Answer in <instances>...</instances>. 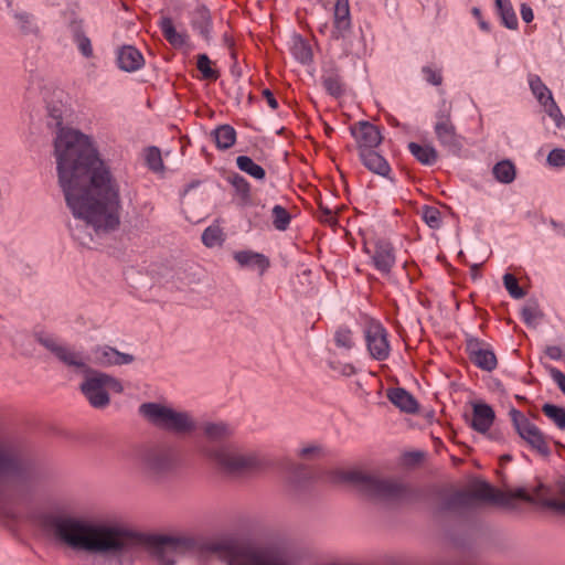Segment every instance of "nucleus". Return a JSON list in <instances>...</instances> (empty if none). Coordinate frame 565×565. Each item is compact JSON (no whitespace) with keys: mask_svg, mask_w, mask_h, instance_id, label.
<instances>
[{"mask_svg":"<svg viewBox=\"0 0 565 565\" xmlns=\"http://www.w3.org/2000/svg\"><path fill=\"white\" fill-rule=\"evenodd\" d=\"M222 550L228 565H288L285 553L276 546L232 543Z\"/></svg>","mask_w":565,"mask_h":565,"instance_id":"nucleus-4","label":"nucleus"},{"mask_svg":"<svg viewBox=\"0 0 565 565\" xmlns=\"http://www.w3.org/2000/svg\"><path fill=\"white\" fill-rule=\"evenodd\" d=\"M15 18L20 24V28L23 32H33L34 25L32 23V18L28 13H17Z\"/></svg>","mask_w":565,"mask_h":565,"instance_id":"nucleus-49","label":"nucleus"},{"mask_svg":"<svg viewBox=\"0 0 565 565\" xmlns=\"http://www.w3.org/2000/svg\"><path fill=\"white\" fill-rule=\"evenodd\" d=\"M364 337L371 356L384 361L390 356L388 333L380 321L369 320L364 328Z\"/></svg>","mask_w":565,"mask_h":565,"instance_id":"nucleus-10","label":"nucleus"},{"mask_svg":"<svg viewBox=\"0 0 565 565\" xmlns=\"http://www.w3.org/2000/svg\"><path fill=\"white\" fill-rule=\"evenodd\" d=\"M205 435L212 440H221L232 434L231 428L225 424H207L204 428Z\"/></svg>","mask_w":565,"mask_h":565,"instance_id":"nucleus-40","label":"nucleus"},{"mask_svg":"<svg viewBox=\"0 0 565 565\" xmlns=\"http://www.w3.org/2000/svg\"><path fill=\"white\" fill-rule=\"evenodd\" d=\"M139 411L149 422L168 430L189 433L195 427L194 422L186 413L175 412L156 403H145Z\"/></svg>","mask_w":565,"mask_h":565,"instance_id":"nucleus-5","label":"nucleus"},{"mask_svg":"<svg viewBox=\"0 0 565 565\" xmlns=\"http://www.w3.org/2000/svg\"><path fill=\"white\" fill-rule=\"evenodd\" d=\"M545 354L552 360H559L562 358V349L557 345H550L545 349Z\"/></svg>","mask_w":565,"mask_h":565,"instance_id":"nucleus-54","label":"nucleus"},{"mask_svg":"<svg viewBox=\"0 0 565 565\" xmlns=\"http://www.w3.org/2000/svg\"><path fill=\"white\" fill-rule=\"evenodd\" d=\"M423 221L433 230L440 228L443 216L439 209L435 206L424 205L420 210Z\"/></svg>","mask_w":565,"mask_h":565,"instance_id":"nucleus-36","label":"nucleus"},{"mask_svg":"<svg viewBox=\"0 0 565 565\" xmlns=\"http://www.w3.org/2000/svg\"><path fill=\"white\" fill-rule=\"evenodd\" d=\"M213 137L215 145L220 150H227L236 142V131L230 125L218 126L213 131Z\"/></svg>","mask_w":565,"mask_h":565,"instance_id":"nucleus-28","label":"nucleus"},{"mask_svg":"<svg viewBox=\"0 0 565 565\" xmlns=\"http://www.w3.org/2000/svg\"><path fill=\"white\" fill-rule=\"evenodd\" d=\"M233 258L241 267L257 269L263 275L270 266L269 258L262 253L253 250H238Z\"/></svg>","mask_w":565,"mask_h":565,"instance_id":"nucleus-20","label":"nucleus"},{"mask_svg":"<svg viewBox=\"0 0 565 565\" xmlns=\"http://www.w3.org/2000/svg\"><path fill=\"white\" fill-rule=\"evenodd\" d=\"M224 242V234L218 225H211L202 234V243L206 247L220 246Z\"/></svg>","mask_w":565,"mask_h":565,"instance_id":"nucleus-37","label":"nucleus"},{"mask_svg":"<svg viewBox=\"0 0 565 565\" xmlns=\"http://www.w3.org/2000/svg\"><path fill=\"white\" fill-rule=\"evenodd\" d=\"M494 417V412L490 405L476 403L473 404L471 427L475 430L484 434L492 426Z\"/></svg>","mask_w":565,"mask_h":565,"instance_id":"nucleus-21","label":"nucleus"},{"mask_svg":"<svg viewBox=\"0 0 565 565\" xmlns=\"http://www.w3.org/2000/svg\"><path fill=\"white\" fill-rule=\"evenodd\" d=\"M263 97L266 99L268 106L271 108V109H277L278 108V102L277 99L275 98L274 94L271 93V90L269 89H264L263 90Z\"/></svg>","mask_w":565,"mask_h":565,"instance_id":"nucleus-56","label":"nucleus"},{"mask_svg":"<svg viewBox=\"0 0 565 565\" xmlns=\"http://www.w3.org/2000/svg\"><path fill=\"white\" fill-rule=\"evenodd\" d=\"M511 417L516 433L533 450L545 457L551 454L545 435L534 423L516 409L511 412Z\"/></svg>","mask_w":565,"mask_h":565,"instance_id":"nucleus-8","label":"nucleus"},{"mask_svg":"<svg viewBox=\"0 0 565 565\" xmlns=\"http://www.w3.org/2000/svg\"><path fill=\"white\" fill-rule=\"evenodd\" d=\"M117 63L119 68L126 72H135L143 65L145 60L142 54L136 47L126 45L119 49Z\"/></svg>","mask_w":565,"mask_h":565,"instance_id":"nucleus-22","label":"nucleus"},{"mask_svg":"<svg viewBox=\"0 0 565 565\" xmlns=\"http://www.w3.org/2000/svg\"><path fill=\"white\" fill-rule=\"evenodd\" d=\"M424 458V452L422 451H411L403 455V462L405 465H416L420 462Z\"/></svg>","mask_w":565,"mask_h":565,"instance_id":"nucleus-51","label":"nucleus"},{"mask_svg":"<svg viewBox=\"0 0 565 565\" xmlns=\"http://www.w3.org/2000/svg\"><path fill=\"white\" fill-rule=\"evenodd\" d=\"M54 147L58 183L67 206L85 222L84 226L71 227L72 234L82 245H88L92 237L86 228L99 233L119 226V186L88 136L61 128Z\"/></svg>","mask_w":565,"mask_h":565,"instance_id":"nucleus-1","label":"nucleus"},{"mask_svg":"<svg viewBox=\"0 0 565 565\" xmlns=\"http://www.w3.org/2000/svg\"><path fill=\"white\" fill-rule=\"evenodd\" d=\"M360 158L363 166L367 170L379 175L386 177L391 171L388 162L384 159L383 156H381L374 149L364 150L363 152H360Z\"/></svg>","mask_w":565,"mask_h":565,"instance_id":"nucleus-24","label":"nucleus"},{"mask_svg":"<svg viewBox=\"0 0 565 565\" xmlns=\"http://www.w3.org/2000/svg\"><path fill=\"white\" fill-rule=\"evenodd\" d=\"M159 28L163 38L175 49H181L189 43L186 32H178L173 25V21L169 17H162L159 21Z\"/></svg>","mask_w":565,"mask_h":565,"instance_id":"nucleus-23","label":"nucleus"},{"mask_svg":"<svg viewBox=\"0 0 565 565\" xmlns=\"http://www.w3.org/2000/svg\"><path fill=\"white\" fill-rule=\"evenodd\" d=\"M501 459L510 460V459H511V457H510L509 455H507V456H503Z\"/></svg>","mask_w":565,"mask_h":565,"instance_id":"nucleus-64","label":"nucleus"},{"mask_svg":"<svg viewBox=\"0 0 565 565\" xmlns=\"http://www.w3.org/2000/svg\"><path fill=\"white\" fill-rule=\"evenodd\" d=\"M323 86L326 90L332 96H341L344 92L343 83L338 75L331 74L323 78Z\"/></svg>","mask_w":565,"mask_h":565,"instance_id":"nucleus-43","label":"nucleus"},{"mask_svg":"<svg viewBox=\"0 0 565 565\" xmlns=\"http://www.w3.org/2000/svg\"><path fill=\"white\" fill-rule=\"evenodd\" d=\"M409 152L423 164L431 166L438 159V153L433 146L419 145L411 142L408 145Z\"/></svg>","mask_w":565,"mask_h":565,"instance_id":"nucleus-27","label":"nucleus"},{"mask_svg":"<svg viewBox=\"0 0 565 565\" xmlns=\"http://www.w3.org/2000/svg\"><path fill=\"white\" fill-rule=\"evenodd\" d=\"M472 14L478 19V21L481 19V11L478 8L472 9Z\"/></svg>","mask_w":565,"mask_h":565,"instance_id":"nucleus-62","label":"nucleus"},{"mask_svg":"<svg viewBox=\"0 0 565 565\" xmlns=\"http://www.w3.org/2000/svg\"><path fill=\"white\" fill-rule=\"evenodd\" d=\"M331 480L333 482L351 483L365 495L379 501H398L406 494V488L401 482L379 479L360 470L333 471Z\"/></svg>","mask_w":565,"mask_h":565,"instance_id":"nucleus-3","label":"nucleus"},{"mask_svg":"<svg viewBox=\"0 0 565 565\" xmlns=\"http://www.w3.org/2000/svg\"><path fill=\"white\" fill-rule=\"evenodd\" d=\"M206 455L223 470L231 473L243 472L255 465V459L253 457L244 456L227 447H222L214 451H207Z\"/></svg>","mask_w":565,"mask_h":565,"instance_id":"nucleus-12","label":"nucleus"},{"mask_svg":"<svg viewBox=\"0 0 565 565\" xmlns=\"http://www.w3.org/2000/svg\"><path fill=\"white\" fill-rule=\"evenodd\" d=\"M547 162L553 167H565V150L553 149L547 156Z\"/></svg>","mask_w":565,"mask_h":565,"instance_id":"nucleus-46","label":"nucleus"},{"mask_svg":"<svg viewBox=\"0 0 565 565\" xmlns=\"http://www.w3.org/2000/svg\"><path fill=\"white\" fill-rule=\"evenodd\" d=\"M236 164L241 171L247 173L256 180H264L266 177L264 168L255 163L252 158L247 156H238L236 158Z\"/></svg>","mask_w":565,"mask_h":565,"instance_id":"nucleus-29","label":"nucleus"},{"mask_svg":"<svg viewBox=\"0 0 565 565\" xmlns=\"http://www.w3.org/2000/svg\"><path fill=\"white\" fill-rule=\"evenodd\" d=\"M473 500L492 502L500 505L508 504L507 494L494 489L486 481H477L471 484L468 491L457 492L451 499V504L468 505Z\"/></svg>","mask_w":565,"mask_h":565,"instance_id":"nucleus-9","label":"nucleus"},{"mask_svg":"<svg viewBox=\"0 0 565 565\" xmlns=\"http://www.w3.org/2000/svg\"><path fill=\"white\" fill-rule=\"evenodd\" d=\"M273 225L277 231H286L291 222L290 213L281 205H275L271 209Z\"/></svg>","mask_w":565,"mask_h":565,"instance_id":"nucleus-34","label":"nucleus"},{"mask_svg":"<svg viewBox=\"0 0 565 565\" xmlns=\"http://www.w3.org/2000/svg\"><path fill=\"white\" fill-rule=\"evenodd\" d=\"M24 467L20 451L0 435V476L15 477Z\"/></svg>","mask_w":565,"mask_h":565,"instance_id":"nucleus-13","label":"nucleus"},{"mask_svg":"<svg viewBox=\"0 0 565 565\" xmlns=\"http://www.w3.org/2000/svg\"><path fill=\"white\" fill-rule=\"evenodd\" d=\"M451 103L443 100L436 113V122L434 126V131L439 143L450 148L459 145V136L451 120Z\"/></svg>","mask_w":565,"mask_h":565,"instance_id":"nucleus-11","label":"nucleus"},{"mask_svg":"<svg viewBox=\"0 0 565 565\" xmlns=\"http://www.w3.org/2000/svg\"><path fill=\"white\" fill-rule=\"evenodd\" d=\"M351 135L356 141L360 152L375 149L382 142V135L377 126L369 121H359L350 127Z\"/></svg>","mask_w":565,"mask_h":565,"instance_id":"nucleus-15","label":"nucleus"},{"mask_svg":"<svg viewBox=\"0 0 565 565\" xmlns=\"http://www.w3.org/2000/svg\"><path fill=\"white\" fill-rule=\"evenodd\" d=\"M503 284H504L505 289L509 291V294L513 298L520 299V298L524 297V295H525L524 291L519 286V282H518V279L515 278V276H513L512 274H505L503 276Z\"/></svg>","mask_w":565,"mask_h":565,"instance_id":"nucleus-44","label":"nucleus"},{"mask_svg":"<svg viewBox=\"0 0 565 565\" xmlns=\"http://www.w3.org/2000/svg\"><path fill=\"white\" fill-rule=\"evenodd\" d=\"M493 175L501 183H511L515 179V167L509 160L500 161L493 167Z\"/></svg>","mask_w":565,"mask_h":565,"instance_id":"nucleus-30","label":"nucleus"},{"mask_svg":"<svg viewBox=\"0 0 565 565\" xmlns=\"http://www.w3.org/2000/svg\"><path fill=\"white\" fill-rule=\"evenodd\" d=\"M212 64V61L206 54L198 55L196 67L200 71L203 79L216 81L220 77V72L214 68Z\"/></svg>","mask_w":565,"mask_h":565,"instance_id":"nucleus-33","label":"nucleus"},{"mask_svg":"<svg viewBox=\"0 0 565 565\" xmlns=\"http://www.w3.org/2000/svg\"><path fill=\"white\" fill-rule=\"evenodd\" d=\"M466 350L471 362L484 371H493L498 365L494 352L483 341L469 338L466 341Z\"/></svg>","mask_w":565,"mask_h":565,"instance_id":"nucleus-14","label":"nucleus"},{"mask_svg":"<svg viewBox=\"0 0 565 565\" xmlns=\"http://www.w3.org/2000/svg\"><path fill=\"white\" fill-rule=\"evenodd\" d=\"M326 214L328 216L327 220H332L333 218V215H332L331 211H326Z\"/></svg>","mask_w":565,"mask_h":565,"instance_id":"nucleus-63","label":"nucleus"},{"mask_svg":"<svg viewBox=\"0 0 565 565\" xmlns=\"http://www.w3.org/2000/svg\"><path fill=\"white\" fill-rule=\"evenodd\" d=\"M374 267L382 275H390L395 265V252L393 245L384 239H377L371 254Z\"/></svg>","mask_w":565,"mask_h":565,"instance_id":"nucleus-17","label":"nucleus"},{"mask_svg":"<svg viewBox=\"0 0 565 565\" xmlns=\"http://www.w3.org/2000/svg\"><path fill=\"white\" fill-rule=\"evenodd\" d=\"M558 491L565 497V479L558 483Z\"/></svg>","mask_w":565,"mask_h":565,"instance_id":"nucleus-61","label":"nucleus"},{"mask_svg":"<svg viewBox=\"0 0 565 565\" xmlns=\"http://www.w3.org/2000/svg\"><path fill=\"white\" fill-rule=\"evenodd\" d=\"M134 356L121 353L111 347H100L93 352V362L103 366L129 364Z\"/></svg>","mask_w":565,"mask_h":565,"instance_id":"nucleus-18","label":"nucleus"},{"mask_svg":"<svg viewBox=\"0 0 565 565\" xmlns=\"http://www.w3.org/2000/svg\"><path fill=\"white\" fill-rule=\"evenodd\" d=\"M479 25L484 31H489L490 30L489 24L486 21H483L482 19L479 20Z\"/></svg>","mask_w":565,"mask_h":565,"instance_id":"nucleus-60","label":"nucleus"},{"mask_svg":"<svg viewBox=\"0 0 565 565\" xmlns=\"http://www.w3.org/2000/svg\"><path fill=\"white\" fill-rule=\"evenodd\" d=\"M54 532L68 546L88 552L127 551L135 541L130 532L74 518L57 519L54 522Z\"/></svg>","mask_w":565,"mask_h":565,"instance_id":"nucleus-2","label":"nucleus"},{"mask_svg":"<svg viewBox=\"0 0 565 565\" xmlns=\"http://www.w3.org/2000/svg\"><path fill=\"white\" fill-rule=\"evenodd\" d=\"M543 414L559 429H565V408L546 403L542 406Z\"/></svg>","mask_w":565,"mask_h":565,"instance_id":"nucleus-35","label":"nucleus"},{"mask_svg":"<svg viewBox=\"0 0 565 565\" xmlns=\"http://www.w3.org/2000/svg\"><path fill=\"white\" fill-rule=\"evenodd\" d=\"M84 372L87 375L81 388L93 407L103 408L107 406L109 404V391L116 393L122 391L121 383L115 377L89 369Z\"/></svg>","mask_w":565,"mask_h":565,"instance_id":"nucleus-6","label":"nucleus"},{"mask_svg":"<svg viewBox=\"0 0 565 565\" xmlns=\"http://www.w3.org/2000/svg\"><path fill=\"white\" fill-rule=\"evenodd\" d=\"M424 78L431 85L438 86L443 83V75L439 70L431 66H424L423 70Z\"/></svg>","mask_w":565,"mask_h":565,"instance_id":"nucleus-45","label":"nucleus"},{"mask_svg":"<svg viewBox=\"0 0 565 565\" xmlns=\"http://www.w3.org/2000/svg\"><path fill=\"white\" fill-rule=\"evenodd\" d=\"M212 24L213 22L210 10L204 6L198 7L193 14L192 26L206 41L211 38Z\"/></svg>","mask_w":565,"mask_h":565,"instance_id":"nucleus-26","label":"nucleus"},{"mask_svg":"<svg viewBox=\"0 0 565 565\" xmlns=\"http://www.w3.org/2000/svg\"><path fill=\"white\" fill-rule=\"evenodd\" d=\"M146 162L150 170L159 172L163 170L161 152L157 147H150L146 151Z\"/></svg>","mask_w":565,"mask_h":565,"instance_id":"nucleus-42","label":"nucleus"},{"mask_svg":"<svg viewBox=\"0 0 565 565\" xmlns=\"http://www.w3.org/2000/svg\"><path fill=\"white\" fill-rule=\"evenodd\" d=\"M77 45L84 56H86V57L92 56L93 49H92L90 40L87 36H84V35L78 36Z\"/></svg>","mask_w":565,"mask_h":565,"instance_id":"nucleus-50","label":"nucleus"},{"mask_svg":"<svg viewBox=\"0 0 565 565\" xmlns=\"http://www.w3.org/2000/svg\"><path fill=\"white\" fill-rule=\"evenodd\" d=\"M529 84L533 95L536 97L541 105H544L546 102H548V97H553L551 90L542 82L540 76L530 75Z\"/></svg>","mask_w":565,"mask_h":565,"instance_id":"nucleus-32","label":"nucleus"},{"mask_svg":"<svg viewBox=\"0 0 565 565\" xmlns=\"http://www.w3.org/2000/svg\"><path fill=\"white\" fill-rule=\"evenodd\" d=\"M172 466V461L168 456L156 458L150 461V469L154 472H162Z\"/></svg>","mask_w":565,"mask_h":565,"instance_id":"nucleus-48","label":"nucleus"},{"mask_svg":"<svg viewBox=\"0 0 565 565\" xmlns=\"http://www.w3.org/2000/svg\"><path fill=\"white\" fill-rule=\"evenodd\" d=\"M546 505L555 511L565 512V497L548 499Z\"/></svg>","mask_w":565,"mask_h":565,"instance_id":"nucleus-53","label":"nucleus"},{"mask_svg":"<svg viewBox=\"0 0 565 565\" xmlns=\"http://www.w3.org/2000/svg\"><path fill=\"white\" fill-rule=\"evenodd\" d=\"M147 543L159 565H174L175 558L192 547L191 540L180 536L152 535Z\"/></svg>","mask_w":565,"mask_h":565,"instance_id":"nucleus-7","label":"nucleus"},{"mask_svg":"<svg viewBox=\"0 0 565 565\" xmlns=\"http://www.w3.org/2000/svg\"><path fill=\"white\" fill-rule=\"evenodd\" d=\"M522 317L526 323H531L536 318L535 309L532 307H525L522 309Z\"/></svg>","mask_w":565,"mask_h":565,"instance_id":"nucleus-57","label":"nucleus"},{"mask_svg":"<svg viewBox=\"0 0 565 565\" xmlns=\"http://www.w3.org/2000/svg\"><path fill=\"white\" fill-rule=\"evenodd\" d=\"M521 17L524 22L530 23L534 19L533 10L530 6L523 3L521 6Z\"/></svg>","mask_w":565,"mask_h":565,"instance_id":"nucleus-55","label":"nucleus"},{"mask_svg":"<svg viewBox=\"0 0 565 565\" xmlns=\"http://www.w3.org/2000/svg\"><path fill=\"white\" fill-rule=\"evenodd\" d=\"M231 184L235 189L236 193L241 195L243 200H248L250 196V184L242 175L235 173L230 179Z\"/></svg>","mask_w":565,"mask_h":565,"instance_id":"nucleus-41","label":"nucleus"},{"mask_svg":"<svg viewBox=\"0 0 565 565\" xmlns=\"http://www.w3.org/2000/svg\"><path fill=\"white\" fill-rule=\"evenodd\" d=\"M513 497L514 498H519V499H522V500H526V501H530V497L527 494V492L524 490V489H518L514 491L513 493Z\"/></svg>","mask_w":565,"mask_h":565,"instance_id":"nucleus-59","label":"nucleus"},{"mask_svg":"<svg viewBox=\"0 0 565 565\" xmlns=\"http://www.w3.org/2000/svg\"><path fill=\"white\" fill-rule=\"evenodd\" d=\"M497 7L500 11L503 24L511 30L518 28V18L511 4L508 1L497 0Z\"/></svg>","mask_w":565,"mask_h":565,"instance_id":"nucleus-38","label":"nucleus"},{"mask_svg":"<svg viewBox=\"0 0 565 565\" xmlns=\"http://www.w3.org/2000/svg\"><path fill=\"white\" fill-rule=\"evenodd\" d=\"M334 342L338 348L350 350L354 345L352 331L347 327H340L334 333Z\"/></svg>","mask_w":565,"mask_h":565,"instance_id":"nucleus-39","label":"nucleus"},{"mask_svg":"<svg viewBox=\"0 0 565 565\" xmlns=\"http://www.w3.org/2000/svg\"><path fill=\"white\" fill-rule=\"evenodd\" d=\"M551 376L558 385L559 390L565 394V374L556 367L551 369Z\"/></svg>","mask_w":565,"mask_h":565,"instance_id":"nucleus-52","label":"nucleus"},{"mask_svg":"<svg viewBox=\"0 0 565 565\" xmlns=\"http://www.w3.org/2000/svg\"><path fill=\"white\" fill-rule=\"evenodd\" d=\"M321 450L319 447L317 446H309V447H305L300 450V456L306 458V457H309L310 455L312 454H319Z\"/></svg>","mask_w":565,"mask_h":565,"instance_id":"nucleus-58","label":"nucleus"},{"mask_svg":"<svg viewBox=\"0 0 565 565\" xmlns=\"http://www.w3.org/2000/svg\"><path fill=\"white\" fill-rule=\"evenodd\" d=\"M547 99H548V102H546L542 106L544 107V109L548 114V116L552 117L556 121L557 126H559L558 119L559 118L563 119L561 110H559L558 106L556 105L553 97H548Z\"/></svg>","mask_w":565,"mask_h":565,"instance_id":"nucleus-47","label":"nucleus"},{"mask_svg":"<svg viewBox=\"0 0 565 565\" xmlns=\"http://www.w3.org/2000/svg\"><path fill=\"white\" fill-rule=\"evenodd\" d=\"M291 52L302 64L309 63L312 60V51L309 43L299 36L294 39Z\"/></svg>","mask_w":565,"mask_h":565,"instance_id":"nucleus-31","label":"nucleus"},{"mask_svg":"<svg viewBox=\"0 0 565 565\" xmlns=\"http://www.w3.org/2000/svg\"><path fill=\"white\" fill-rule=\"evenodd\" d=\"M387 397L392 404L407 414H415L418 411V403L414 396L402 387L390 390Z\"/></svg>","mask_w":565,"mask_h":565,"instance_id":"nucleus-25","label":"nucleus"},{"mask_svg":"<svg viewBox=\"0 0 565 565\" xmlns=\"http://www.w3.org/2000/svg\"><path fill=\"white\" fill-rule=\"evenodd\" d=\"M351 28V14L349 0H337L333 11L332 38L340 39Z\"/></svg>","mask_w":565,"mask_h":565,"instance_id":"nucleus-19","label":"nucleus"},{"mask_svg":"<svg viewBox=\"0 0 565 565\" xmlns=\"http://www.w3.org/2000/svg\"><path fill=\"white\" fill-rule=\"evenodd\" d=\"M39 341L47 350L54 353V355L67 366H74L83 372L88 371V367L81 353L75 352L74 350L67 347L60 345L54 338L49 335L39 337Z\"/></svg>","mask_w":565,"mask_h":565,"instance_id":"nucleus-16","label":"nucleus"}]
</instances>
